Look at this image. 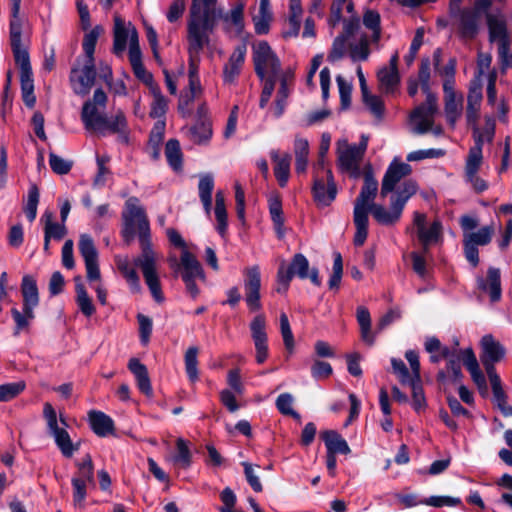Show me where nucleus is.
<instances>
[{"label": "nucleus", "mask_w": 512, "mask_h": 512, "mask_svg": "<svg viewBox=\"0 0 512 512\" xmlns=\"http://www.w3.org/2000/svg\"><path fill=\"white\" fill-rule=\"evenodd\" d=\"M122 219L121 235L127 245L131 244L136 232L138 233L141 254L133 262L135 266L140 268L154 300L161 303L164 301V296L158 272L159 257L152 248L149 220L144 208L139 205L138 198L130 197L126 201Z\"/></svg>", "instance_id": "1"}, {"label": "nucleus", "mask_w": 512, "mask_h": 512, "mask_svg": "<svg viewBox=\"0 0 512 512\" xmlns=\"http://www.w3.org/2000/svg\"><path fill=\"white\" fill-rule=\"evenodd\" d=\"M244 5H236L229 13L217 6V0H192L187 21V40L189 52L199 54L209 43L218 20H222L225 29L234 27L240 32L244 27Z\"/></svg>", "instance_id": "2"}, {"label": "nucleus", "mask_w": 512, "mask_h": 512, "mask_svg": "<svg viewBox=\"0 0 512 512\" xmlns=\"http://www.w3.org/2000/svg\"><path fill=\"white\" fill-rule=\"evenodd\" d=\"M411 172V166L404 162L394 160L388 166L382 180L380 194L385 198L389 193L394 192L390 198V209L375 203H372L369 208V212L379 224L390 226L400 220L406 203L418 190L416 182L411 179L400 183Z\"/></svg>", "instance_id": "3"}, {"label": "nucleus", "mask_w": 512, "mask_h": 512, "mask_svg": "<svg viewBox=\"0 0 512 512\" xmlns=\"http://www.w3.org/2000/svg\"><path fill=\"white\" fill-rule=\"evenodd\" d=\"M166 235L171 245L181 249L180 260L178 261L175 256H171L168 258L169 265L174 270L175 275L180 273L187 292L192 298H196L200 292L196 280L205 279L203 268L196 256L188 251L185 240L176 229H167Z\"/></svg>", "instance_id": "4"}, {"label": "nucleus", "mask_w": 512, "mask_h": 512, "mask_svg": "<svg viewBox=\"0 0 512 512\" xmlns=\"http://www.w3.org/2000/svg\"><path fill=\"white\" fill-rule=\"evenodd\" d=\"M21 294L23 297L22 311H19L17 308L11 309L15 322L14 336H18L22 331H28L31 321L35 318L34 309L39 305L37 283L31 275L23 276Z\"/></svg>", "instance_id": "5"}, {"label": "nucleus", "mask_w": 512, "mask_h": 512, "mask_svg": "<svg viewBox=\"0 0 512 512\" xmlns=\"http://www.w3.org/2000/svg\"><path fill=\"white\" fill-rule=\"evenodd\" d=\"M15 63L20 68V82L22 99L25 105L33 108L36 103L34 95L33 73L27 48L22 43V38L10 39Z\"/></svg>", "instance_id": "6"}, {"label": "nucleus", "mask_w": 512, "mask_h": 512, "mask_svg": "<svg viewBox=\"0 0 512 512\" xmlns=\"http://www.w3.org/2000/svg\"><path fill=\"white\" fill-rule=\"evenodd\" d=\"M43 417L47 424L48 433L54 438V441L61 451L62 455L66 458H71L79 449V444H74L65 429L68 426L62 414L57 417L54 407L49 403H44Z\"/></svg>", "instance_id": "7"}, {"label": "nucleus", "mask_w": 512, "mask_h": 512, "mask_svg": "<svg viewBox=\"0 0 512 512\" xmlns=\"http://www.w3.org/2000/svg\"><path fill=\"white\" fill-rule=\"evenodd\" d=\"M488 9H483L477 6V1L474 7L463 8L452 15H449L450 25L463 41L474 39L480 30L483 15Z\"/></svg>", "instance_id": "8"}, {"label": "nucleus", "mask_w": 512, "mask_h": 512, "mask_svg": "<svg viewBox=\"0 0 512 512\" xmlns=\"http://www.w3.org/2000/svg\"><path fill=\"white\" fill-rule=\"evenodd\" d=\"M337 145V161L341 171L348 172L351 177L360 176V162L367 150L368 137L362 135L359 144H349L346 139H339Z\"/></svg>", "instance_id": "9"}, {"label": "nucleus", "mask_w": 512, "mask_h": 512, "mask_svg": "<svg viewBox=\"0 0 512 512\" xmlns=\"http://www.w3.org/2000/svg\"><path fill=\"white\" fill-rule=\"evenodd\" d=\"M107 103V95L99 88L94 91L93 99L83 104L81 111V120L86 130L99 133L103 130L106 122V116L103 113Z\"/></svg>", "instance_id": "10"}, {"label": "nucleus", "mask_w": 512, "mask_h": 512, "mask_svg": "<svg viewBox=\"0 0 512 512\" xmlns=\"http://www.w3.org/2000/svg\"><path fill=\"white\" fill-rule=\"evenodd\" d=\"M253 62L255 73L262 80L266 76H277L280 70V60L266 41H260L253 46Z\"/></svg>", "instance_id": "11"}, {"label": "nucleus", "mask_w": 512, "mask_h": 512, "mask_svg": "<svg viewBox=\"0 0 512 512\" xmlns=\"http://www.w3.org/2000/svg\"><path fill=\"white\" fill-rule=\"evenodd\" d=\"M128 42V54L132 53L134 49H136V51H141L139 45V36L136 28L131 23L126 24L120 17H115L113 31V53L118 57H122Z\"/></svg>", "instance_id": "12"}, {"label": "nucleus", "mask_w": 512, "mask_h": 512, "mask_svg": "<svg viewBox=\"0 0 512 512\" xmlns=\"http://www.w3.org/2000/svg\"><path fill=\"white\" fill-rule=\"evenodd\" d=\"M440 352L441 357L446 360L456 357L458 354H462V362L466 369L469 371L471 378L477 386L479 392L481 394L487 393V382L485 375L481 371L477 358L471 348H467L461 351L457 348L450 349L448 347H441Z\"/></svg>", "instance_id": "13"}, {"label": "nucleus", "mask_w": 512, "mask_h": 512, "mask_svg": "<svg viewBox=\"0 0 512 512\" xmlns=\"http://www.w3.org/2000/svg\"><path fill=\"white\" fill-rule=\"evenodd\" d=\"M325 176L320 175L318 169L315 171L312 193L318 207L329 206L336 198L337 186L331 170H325Z\"/></svg>", "instance_id": "14"}, {"label": "nucleus", "mask_w": 512, "mask_h": 512, "mask_svg": "<svg viewBox=\"0 0 512 512\" xmlns=\"http://www.w3.org/2000/svg\"><path fill=\"white\" fill-rule=\"evenodd\" d=\"M413 224L416 228L417 238L425 252L430 245L437 243L442 237L443 226L439 219H435L427 226L426 215L416 211L413 215Z\"/></svg>", "instance_id": "15"}, {"label": "nucleus", "mask_w": 512, "mask_h": 512, "mask_svg": "<svg viewBox=\"0 0 512 512\" xmlns=\"http://www.w3.org/2000/svg\"><path fill=\"white\" fill-rule=\"evenodd\" d=\"M280 270H283L286 275H288L291 279L294 276L299 277L300 279L309 278L311 282L315 286L321 285V279L319 277V271L317 268H312L309 271V261L308 259L301 253L295 254L289 265L282 263L279 266Z\"/></svg>", "instance_id": "16"}, {"label": "nucleus", "mask_w": 512, "mask_h": 512, "mask_svg": "<svg viewBox=\"0 0 512 512\" xmlns=\"http://www.w3.org/2000/svg\"><path fill=\"white\" fill-rule=\"evenodd\" d=\"M96 70L94 60H85L82 69L73 68L70 81L74 92L78 95H87L94 85Z\"/></svg>", "instance_id": "17"}, {"label": "nucleus", "mask_w": 512, "mask_h": 512, "mask_svg": "<svg viewBox=\"0 0 512 512\" xmlns=\"http://www.w3.org/2000/svg\"><path fill=\"white\" fill-rule=\"evenodd\" d=\"M245 280L244 289L246 303L250 310L257 311L261 308L260 303V287L261 276L259 266L254 265L244 270Z\"/></svg>", "instance_id": "18"}, {"label": "nucleus", "mask_w": 512, "mask_h": 512, "mask_svg": "<svg viewBox=\"0 0 512 512\" xmlns=\"http://www.w3.org/2000/svg\"><path fill=\"white\" fill-rule=\"evenodd\" d=\"M265 329L266 320L264 315L259 314L255 316L250 323V330L256 351V362L258 364L264 363L269 355L267 333Z\"/></svg>", "instance_id": "19"}, {"label": "nucleus", "mask_w": 512, "mask_h": 512, "mask_svg": "<svg viewBox=\"0 0 512 512\" xmlns=\"http://www.w3.org/2000/svg\"><path fill=\"white\" fill-rule=\"evenodd\" d=\"M363 178L364 184L361 188L360 194L355 200L354 211L369 214L370 205L373 203L377 195L378 181L375 179L371 171H366Z\"/></svg>", "instance_id": "20"}, {"label": "nucleus", "mask_w": 512, "mask_h": 512, "mask_svg": "<svg viewBox=\"0 0 512 512\" xmlns=\"http://www.w3.org/2000/svg\"><path fill=\"white\" fill-rule=\"evenodd\" d=\"M246 47L237 46L230 55L228 62L223 67L224 83L232 84L236 81L245 62Z\"/></svg>", "instance_id": "21"}, {"label": "nucleus", "mask_w": 512, "mask_h": 512, "mask_svg": "<svg viewBox=\"0 0 512 512\" xmlns=\"http://www.w3.org/2000/svg\"><path fill=\"white\" fill-rule=\"evenodd\" d=\"M435 112L422 106H417L410 114L412 132L415 134H425L434 124Z\"/></svg>", "instance_id": "22"}, {"label": "nucleus", "mask_w": 512, "mask_h": 512, "mask_svg": "<svg viewBox=\"0 0 512 512\" xmlns=\"http://www.w3.org/2000/svg\"><path fill=\"white\" fill-rule=\"evenodd\" d=\"M280 87L278 89L277 97L275 100V110L274 115L278 118L280 117L285 110L286 100L290 95V92L294 83V72L291 69L285 70L279 76Z\"/></svg>", "instance_id": "23"}, {"label": "nucleus", "mask_w": 512, "mask_h": 512, "mask_svg": "<svg viewBox=\"0 0 512 512\" xmlns=\"http://www.w3.org/2000/svg\"><path fill=\"white\" fill-rule=\"evenodd\" d=\"M107 132L117 134L118 138L123 143H128V123L124 113L119 110L110 119L106 117V122L103 125V130L98 134L105 135Z\"/></svg>", "instance_id": "24"}, {"label": "nucleus", "mask_w": 512, "mask_h": 512, "mask_svg": "<svg viewBox=\"0 0 512 512\" xmlns=\"http://www.w3.org/2000/svg\"><path fill=\"white\" fill-rule=\"evenodd\" d=\"M88 420L93 432L99 437H106L114 433L113 419L101 411L91 410Z\"/></svg>", "instance_id": "25"}, {"label": "nucleus", "mask_w": 512, "mask_h": 512, "mask_svg": "<svg viewBox=\"0 0 512 512\" xmlns=\"http://www.w3.org/2000/svg\"><path fill=\"white\" fill-rule=\"evenodd\" d=\"M129 62L135 77L145 84L149 90L153 89V86H159L153 78V75L145 68L142 61V52L134 49L132 53H129Z\"/></svg>", "instance_id": "26"}, {"label": "nucleus", "mask_w": 512, "mask_h": 512, "mask_svg": "<svg viewBox=\"0 0 512 512\" xmlns=\"http://www.w3.org/2000/svg\"><path fill=\"white\" fill-rule=\"evenodd\" d=\"M478 287L479 289L489 293L492 302L499 301L502 292L500 270L494 267H490L487 272V280L479 278Z\"/></svg>", "instance_id": "27"}, {"label": "nucleus", "mask_w": 512, "mask_h": 512, "mask_svg": "<svg viewBox=\"0 0 512 512\" xmlns=\"http://www.w3.org/2000/svg\"><path fill=\"white\" fill-rule=\"evenodd\" d=\"M129 370L134 374L139 390L148 397L153 396L148 370L138 359L132 358L128 364Z\"/></svg>", "instance_id": "28"}, {"label": "nucleus", "mask_w": 512, "mask_h": 512, "mask_svg": "<svg viewBox=\"0 0 512 512\" xmlns=\"http://www.w3.org/2000/svg\"><path fill=\"white\" fill-rule=\"evenodd\" d=\"M272 161L275 163L274 175L281 187H285L290 177L291 156L288 153L279 155L278 151H271Z\"/></svg>", "instance_id": "29"}, {"label": "nucleus", "mask_w": 512, "mask_h": 512, "mask_svg": "<svg viewBox=\"0 0 512 512\" xmlns=\"http://www.w3.org/2000/svg\"><path fill=\"white\" fill-rule=\"evenodd\" d=\"M487 24L491 41H497L498 44L509 42L506 21L502 15L488 14Z\"/></svg>", "instance_id": "30"}, {"label": "nucleus", "mask_w": 512, "mask_h": 512, "mask_svg": "<svg viewBox=\"0 0 512 512\" xmlns=\"http://www.w3.org/2000/svg\"><path fill=\"white\" fill-rule=\"evenodd\" d=\"M115 263L118 270L129 284L131 291L133 293H139L141 291L140 278L136 270L131 267L128 257L116 256Z\"/></svg>", "instance_id": "31"}, {"label": "nucleus", "mask_w": 512, "mask_h": 512, "mask_svg": "<svg viewBox=\"0 0 512 512\" xmlns=\"http://www.w3.org/2000/svg\"><path fill=\"white\" fill-rule=\"evenodd\" d=\"M327 452L333 454H349L351 452L346 440L334 430H326L321 433Z\"/></svg>", "instance_id": "32"}, {"label": "nucleus", "mask_w": 512, "mask_h": 512, "mask_svg": "<svg viewBox=\"0 0 512 512\" xmlns=\"http://www.w3.org/2000/svg\"><path fill=\"white\" fill-rule=\"evenodd\" d=\"M482 101V89L480 85L471 87L467 96L466 118L469 124L476 125Z\"/></svg>", "instance_id": "33"}, {"label": "nucleus", "mask_w": 512, "mask_h": 512, "mask_svg": "<svg viewBox=\"0 0 512 512\" xmlns=\"http://www.w3.org/2000/svg\"><path fill=\"white\" fill-rule=\"evenodd\" d=\"M188 137L195 144H207L212 137V125L208 119L199 121L188 129Z\"/></svg>", "instance_id": "34"}, {"label": "nucleus", "mask_w": 512, "mask_h": 512, "mask_svg": "<svg viewBox=\"0 0 512 512\" xmlns=\"http://www.w3.org/2000/svg\"><path fill=\"white\" fill-rule=\"evenodd\" d=\"M483 355L481 360H491L499 362L505 355L504 347L492 335H485L481 340Z\"/></svg>", "instance_id": "35"}, {"label": "nucleus", "mask_w": 512, "mask_h": 512, "mask_svg": "<svg viewBox=\"0 0 512 512\" xmlns=\"http://www.w3.org/2000/svg\"><path fill=\"white\" fill-rule=\"evenodd\" d=\"M362 22L365 28L371 31V41L378 43L381 38L380 14L375 10L367 9L363 14Z\"/></svg>", "instance_id": "36"}, {"label": "nucleus", "mask_w": 512, "mask_h": 512, "mask_svg": "<svg viewBox=\"0 0 512 512\" xmlns=\"http://www.w3.org/2000/svg\"><path fill=\"white\" fill-rule=\"evenodd\" d=\"M379 85L385 93H393L398 87L400 77L398 71L383 67L377 74Z\"/></svg>", "instance_id": "37"}, {"label": "nucleus", "mask_w": 512, "mask_h": 512, "mask_svg": "<svg viewBox=\"0 0 512 512\" xmlns=\"http://www.w3.org/2000/svg\"><path fill=\"white\" fill-rule=\"evenodd\" d=\"M104 32L101 25H96L94 28L87 30L84 35L82 47L87 60H94L95 47L98 38Z\"/></svg>", "instance_id": "38"}, {"label": "nucleus", "mask_w": 512, "mask_h": 512, "mask_svg": "<svg viewBox=\"0 0 512 512\" xmlns=\"http://www.w3.org/2000/svg\"><path fill=\"white\" fill-rule=\"evenodd\" d=\"M353 220L356 227L354 244L356 246H362L368 235V213L353 211Z\"/></svg>", "instance_id": "39"}, {"label": "nucleus", "mask_w": 512, "mask_h": 512, "mask_svg": "<svg viewBox=\"0 0 512 512\" xmlns=\"http://www.w3.org/2000/svg\"><path fill=\"white\" fill-rule=\"evenodd\" d=\"M165 155L169 165L174 171L178 172L182 170V152L178 140L170 139L166 143Z\"/></svg>", "instance_id": "40"}, {"label": "nucleus", "mask_w": 512, "mask_h": 512, "mask_svg": "<svg viewBox=\"0 0 512 512\" xmlns=\"http://www.w3.org/2000/svg\"><path fill=\"white\" fill-rule=\"evenodd\" d=\"M495 233L492 225L484 226L476 232L464 233L463 239L476 246H485L489 244Z\"/></svg>", "instance_id": "41"}, {"label": "nucleus", "mask_w": 512, "mask_h": 512, "mask_svg": "<svg viewBox=\"0 0 512 512\" xmlns=\"http://www.w3.org/2000/svg\"><path fill=\"white\" fill-rule=\"evenodd\" d=\"M150 93L153 96L150 117L161 118L166 114L168 108L167 100L162 94L159 86H153V89L150 90Z\"/></svg>", "instance_id": "42"}, {"label": "nucleus", "mask_w": 512, "mask_h": 512, "mask_svg": "<svg viewBox=\"0 0 512 512\" xmlns=\"http://www.w3.org/2000/svg\"><path fill=\"white\" fill-rule=\"evenodd\" d=\"M373 43L371 37L362 34L357 43L350 45V56L353 61H365L370 55L369 45Z\"/></svg>", "instance_id": "43"}, {"label": "nucleus", "mask_w": 512, "mask_h": 512, "mask_svg": "<svg viewBox=\"0 0 512 512\" xmlns=\"http://www.w3.org/2000/svg\"><path fill=\"white\" fill-rule=\"evenodd\" d=\"M39 189L35 183H31L28 189L27 200L24 206V213L30 222H33L37 216V207L39 204Z\"/></svg>", "instance_id": "44"}, {"label": "nucleus", "mask_w": 512, "mask_h": 512, "mask_svg": "<svg viewBox=\"0 0 512 512\" xmlns=\"http://www.w3.org/2000/svg\"><path fill=\"white\" fill-rule=\"evenodd\" d=\"M78 249L84 262L98 259V251L94 240L88 234H81L78 242Z\"/></svg>", "instance_id": "45"}, {"label": "nucleus", "mask_w": 512, "mask_h": 512, "mask_svg": "<svg viewBox=\"0 0 512 512\" xmlns=\"http://www.w3.org/2000/svg\"><path fill=\"white\" fill-rule=\"evenodd\" d=\"M480 142L481 141H478V144H474V146L469 150L465 167L466 175L473 176L474 174H477L482 164L483 155Z\"/></svg>", "instance_id": "46"}, {"label": "nucleus", "mask_w": 512, "mask_h": 512, "mask_svg": "<svg viewBox=\"0 0 512 512\" xmlns=\"http://www.w3.org/2000/svg\"><path fill=\"white\" fill-rule=\"evenodd\" d=\"M76 302L80 311L86 317H90L95 313V307L92 303V299L88 295L82 283L76 284Z\"/></svg>", "instance_id": "47"}, {"label": "nucleus", "mask_w": 512, "mask_h": 512, "mask_svg": "<svg viewBox=\"0 0 512 512\" xmlns=\"http://www.w3.org/2000/svg\"><path fill=\"white\" fill-rule=\"evenodd\" d=\"M42 219H45L44 235L54 240H61L64 238L67 231L63 222L62 224L53 222L52 214L47 212L43 215Z\"/></svg>", "instance_id": "48"}, {"label": "nucleus", "mask_w": 512, "mask_h": 512, "mask_svg": "<svg viewBox=\"0 0 512 512\" xmlns=\"http://www.w3.org/2000/svg\"><path fill=\"white\" fill-rule=\"evenodd\" d=\"M190 62H189V84H188V92L199 96L202 93V86L200 83L199 73H198V64L196 62L195 56L198 54L190 53Z\"/></svg>", "instance_id": "49"}, {"label": "nucleus", "mask_w": 512, "mask_h": 512, "mask_svg": "<svg viewBox=\"0 0 512 512\" xmlns=\"http://www.w3.org/2000/svg\"><path fill=\"white\" fill-rule=\"evenodd\" d=\"M11 20L9 25L10 39L22 38V21L19 17L21 0H11Z\"/></svg>", "instance_id": "50"}, {"label": "nucleus", "mask_w": 512, "mask_h": 512, "mask_svg": "<svg viewBox=\"0 0 512 512\" xmlns=\"http://www.w3.org/2000/svg\"><path fill=\"white\" fill-rule=\"evenodd\" d=\"M76 466L78 470L73 479H80L88 483L94 482V466L89 454L85 455L80 462H77Z\"/></svg>", "instance_id": "51"}, {"label": "nucleus", "mask_w": 512, "mask_h": 512, "mask_svg": "<svg viewBox=\"0 0 512 512\" xmlns=\"http://www.w3.org/2000/svg\"><path fill=\"white\" fill-rule=\"evenodd\" d=\"M269 212L275 229L279 235V237L283 236V226H284V217L282 211V204L279 198H271L269 200Z\"/></svg>", "instance_id": "52"}, {"label": "nucleus", "mask_w": 512, "mask_h": 512, "mask_svg": "<svg viewBox=\"0 0 512 512\" xmlns=\"http://www.w3.org/2000/svg\"><path fill=\"white\" fill-rule=\"evenodd\" d=\"M198 352L197 347H189L184 357L186 373L192 382L198 380Z\"/></svg>", "instance_id": "53"}, {"label": "nucleus", "mask_w": 512, "mask_h": 512, "mask_svg": "<svg viewBox=\"0 0 512 512\" xmlns=\"http://www.w3.org/2000/svg\"><path fill=\"white\" fill-rule=\"evenodd\" d=\"M462 112V98H445V115L448 123L454 126Z\"/></svg>", "instance_id": "54"}, {"label": "nucleus", "mask_w": 512, "mask_h": 512, "mask_svg": "<svg viewBox=\"0 0 512 512\" xmlns=\"http://www.w3.org/2000/svg\"><path fill=\"white\" fill-rule=\"evenodd\" d=\"M26 383L17 381L0 385V402H8L24 391Z\"/></svg>", "instance_id": "55"}, {"label": "nucleus", "mask_w": 512, "mask_h": 512, "mask_svg": "<svg viewBox=\"0 0 512 512\" xmlns=\"http://www.w3.org/2000/svg\"><path fill=\"white\" fill-rule=\"evenodd\" d=\"M176 448L178 453L172 458L173 462L180 464L183 468H188L192 462V455L187 441L178 438L176 440Z\"/></svg>", "instance_id": "56"}, {"label": "nucleus", "mask_w": 512, "mask_h": 512, "mask_svg": "<svg viewBox=\"0 0 512 512\" xmlns=\"http://www.w3.org/2000/svg\"><path fill=\"white\" fill-rule=\"evenodd\" d=\"M280 332L283 338L284 346L289 353H293L295 347L294 336L291 330L289 319L286 313L280 314Z\"/></svg>", "instance_id": "57"}, {"label": "nucleus", "mask_w": 512, "mask_h": 512, "mask_svg": "<svg viewBox=\"0 0 512 512\" xmlns=\"http://www.w3.org/2000/svg\"><path fill=\"white\" fill-rule=\"evenodd\" d=\"M294 398L290 393H282L276 399V407L278 411L287 416H291L297 420L300 419V415L293 409L292 405Z\"/></svg>", "instance_id": "58"}, {"label": "nucleus", "mask_w": 512, "mask_h": 512, "mask_svg": "<svg viewBox=\"0 0 512 512\" xmlns=\"http://www.w3.org/2000/svg\"><path fill=\"white\" fill-rule=\"evenodd\" d=\"M495 134V121L492 118H486L485 126L480 131L477 127H474V139L475 144H478V141H481V148L483 147L484 142H491L494 138Z\"/></svg>", "instance_id": "59"}, {"label": "nucleus", "mask_w": 512, "mask_h": 512, "mask_svg": "<svg viewBox=\"0 0 512 512\" xmlns=\"http://www.w3.org/2000/svg\"><path fill=\"white\" fill-rule=\"evenodd\" d=\"M363 101L369 111L374 115V117L381 121L384 116V103L383 101L375 95H370L369 92L362 95Z\"/></svg>", "instance_id": "60"}, {"label": "nucleus", "mask_w": 512, "mask_h": 512, "mask_svg": "<svg viewBox=\"0 0 512 512\" xmlns=\"http://www.w3.org/2000/svg\"><path fill=\"white\" fill-rule=\"evenodd\" d=\"M334 261L332 274L330 276L328 285L330 289H338L341 283L343 274V261L342 256L339 252H334Z\"/></svg>", "instance_id": "61"}, {"label": "nucleus", "mask_w": 512, "mask_h": 512, "mask_svg": "<svg viewBox=\"0 0 512 512\" xmlns=\"http://www.w3.org/2000/svg\"><path fill=\"white\" fill-rule=\"evenodd\" d=\"M49 165L52 171L59 175L68 174L73 166V162L63 159L53 152L49 154Z\"/></svg>", "instance_id": "62"}, {"label": "nucleus", "mask_w": 512, "mask_h": 512, "mask_svg": "<svg viewBox=\"0 0 512 512\" xmlns=\"http://www.w3.org/2000/svg\"><path fill=\"white\" fill-rule=\"evenodd\" d=\"M391 365L393 373L397 376L401 384L408 385L413 382L412 372L408 371L406 364L401 359L392 358Z\"/></svg>", "instance_id": "63"}, {"label": "nucleus", "mask_w": 512, "mask_h": 512, "mask_svg": "<svg viewBox=\"0 0 512 512\" xmlns=\"http://www.w3.org/2000/svg\"><path fill=\"white\" fill-rule=\"evenodd\" d=\"M494 402L505 417L512 416V406L507 403L502 385L492 388Z\"/></svg>", "instance_id": "64"}]
</instances>
